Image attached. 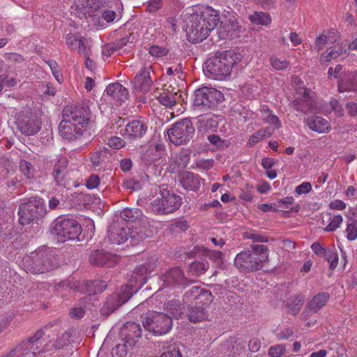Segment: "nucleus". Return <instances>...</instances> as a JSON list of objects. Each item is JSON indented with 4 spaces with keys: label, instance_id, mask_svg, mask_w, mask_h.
<instances>
[{
    "label": "nucleus",
    "instance_id": "f704fd0d",
    "mask_svg": "<svg viewBox=\"0 0 357 357\" xmlns=\"http://www.w3.org/2000/svg\"><path fill=\"white\" fill-rule=\"evenodd\" d=\"M261 119L264 123H266L270 125L271 130L273 131V132L278 130L281 126L280 121L278 119V117L275 115L272 111H271L268 107L266 106H262L261 109Z\"/></svg>",
    "mask_w": 357,
    "mask_h": 357
},
{
    "label": "nucleus",
    "instance_id": "a19ab883",
    "mask_svg": "<svg viewBox=\"0 0 357 357\" xmlns=\"http://www.w3.org/2000/svg\"><path fill=\"white\" fill-rule=\"evenodd\" d=\"M305 296L303 295H297L290 298L287 304L288 312L293 315H296L300 311L303 303Z\"/></svg>",
    "mask_w": 357,
    "mask_h": 357
},
{
    "label": "nucleus",
    "instance_id": "5fc2aeb1",
    "mask_svg": "<svg viewBox=\"0 0 357 357\" xmlns=\"http://www.w3.org/2000/svg\"><path fill=\"white\" fill-rule=\"evenodd\" d=\"M82 40L79 36L76 34H68L66 37V45L72 50L76 49L80 46Z\"/></svg>",
    "mask_w": 357,
    "mask_h": 357
},
{
    "label": "nucleus",
    "instance_id": "774afa93",
    "mask_svg": "<svg viewBox=\"0 0 357 357\" xmlns=\"http://www.w3.org/2000/svg\"><path fill=\"white\" fill-rule=\"evenodd\" d=\"M332 350L335 353V355L334 354L333 357H348L345 348L341 345L337 344H335Z\"/></svg>",
    "mask_w": 357,
    "mask_h": 357
},
{
    "label": "nucleus",
    "instance_id": "6e6552de",
    "mask_svg": "<svg viewBox=\"0 0 357 357\" xmlns=\"http://www.w3.org/2000/svg\"><path fill=\"white\" fill-rule=\"evenodd\" d=\"M46 213L45 202L37 197H31L22 204L18 211L19 222L21 225H28Z\"/></svg>",
    "mask_w": 357,
    "mask_h": 357
},
{
    "label": "nucleus",
    "instance_id": "9b49d317",
    "mask_svg": "<svg viewBox=\"0 0 357 357\" xmlns=\"http://www.w3.org/2000/svg\"><path fill=\"white\" fill-rule=\"evenodd\" d=\"M194 10H195V15L192 17L194 21L202 19V22L206 27L201 29L199 33H197V31H195V33L197 34V36L199 35L200 38L208 36L209 33L217 26L220 22L218 12L210 6L199 5L194 6Z\"/></svg>",
    "mask_w": 357,
    "mask_h": 357
},
{
    "label": "nucleus",
    "instance_id": "c03bdc74",
    "mask_svg": "<svg viewBox=\"0 0 357 357\" xmlns=\"http://www.w3.org/2000/svg\"><path fill=\"white\" fill-rule=\"evenodd\" d=\"M252 253L255 255V257L259 259V262L262 264L263 262L267 261L268 259V248L266 245L252 244L251 246Z\"/></svg>",
    "mask_w": 357,
    "mask_h": 357
},
{
    "label": "nucleus",
    "instance_id": "4468645a",
    "mask_svg": "<svg viewBox=\"0 0 357 357\" xmlns=\"http://www.w3.org/2000/svg\"><path fill=\"white\" fill-rule=\"evenodd\" d=\"M234 266L242 273H251L262 268V264L251 250L238 253L234 261Z\"/></svg>",
    "mask_w": 357,
    "mask_h": 357
},
{
    "label": "nucleus",
    "instance_id": "13d9d810",
    "mask_svg": "<svg viewBox=\"0 0 357 357\" xmlns=\"http://www.w3.org/2000/svg\"><path fill=\"white\" fill-rule=\"evenodd\" d=\"M129 42V37L125 36L121 38L119 40H116L112 44L109 45L108 47L109 50L112 52L120 50L123 48L127 43Z\"/></svg>",
    "mask_w": 357,
    "mask_h": 357
},
{
    "label": "nucleus",
    "instance_id": "cd10ccee",
    "mask_svg": "<svg viewBox=\"0 0 357 357\" xmlns=\"http://www.w3.org/2000/svg\"><path fill=\"white\" fill-rule=\"evenodd\" d=\"M43 335L44 333L43 331H37L33 336L26 340L27 347H26L24 349H31L35 355L46 351L45 347L47 344L43 339Z\"/></svg>",
    "mask_w": 357,
    "mask_h": 357
},
{
    "label": "nucleus",
    "instance_id": "e433bc0d",
    "mask_svg": "<svg viewBox=\"0 0 357 357\" xmlns=\"http://www.w3.org/2000/svg\"><path fill=\"white\" fill-rule=\"evenodd\" d=\"M67 164H68V160H67L66 158L60 157L57 160V161L54 167L53 173H54V180L56 181L57 184L59 185H65L63 183V180L64 178Z\"/></svg>",
    "mask_w": 357,
    "mask_h": 357
},
{
    "label": "nucleus",
    "instance_id": "37998d69",
    "mask_svg": "<svg viewBox=\"0 0 357 357\" xmlns=\"http://www.w3.org/2000/svg\"><path fill=\"white\" fill-rule=\"evenodd\" d=\"M326 218L328 224L324 227V230L327 232L335 231L340 227L343 222V218L341 215L331 216V214H326Z\"/></svg>",
    "mask_w": 357,
    "mask_h": 357
},
{
    "label": "nucleus",
    "instance_id": "2eb2a0df",
    "mask_svg": "<svg viewBox=\"0 0 357 357\" xmlns=\"http://www.w3.org/2000/svg\"><path fill=\"white\" fill-rule=\"evenodd\" d=\"M132 295V288L127 284L121 288L119 292L112 294L103 305L102 310L106 313L114 312L125 303Z\"/></svg>",
    "mask_w": 357,
    "mask_h": 357
},
{
    "label": "nucleus",
    "instance_id": "09e8293b",
    "mask_svg": "<svg viewBox=\"0 0 357 357\" xmlns=\"http://www.w3.org/2000/svg\"><path fill=\"white\" fill-rule=\"evenodd\" d=\"M244 238L252 240L253 242L267 243L268 237L261 235L257 231H246L243 234Z\"/></svg>",
    "mask_w": 357,
    "mask_h": 357
},
{
    "label": "nucleus",
    "instance_id": "bf43d9fd",
    "mask_svg": "<svg viewBox=\"0 0 357 357\" xmlns=\"http://www.w3.org/2000/svg\"><path fill=\"white\" fill-rule=\"evenodd\" d=\"M190 269L195 271L197 275H202L206 271L207 266L204 262L195 261L191 264Z\"/></svg>",
    "mask_w": 357,
    "mask_h": 357
},
{
    "label": "nucleus",
    "instance_id": "473e14b6",
    "mask_svg": "<svg viewBox=\"0 0 357 357\" xmlns=\"http://www.w3.org/2000/svg\"><path fill=\"white\" fill-rule=\"evenodd\" d=\"M164 310L166 312L167 317H169L172 321V318L179 319L183 314V307L178 299H172L165 303Z\"/></svg>",
    "mask_w": 357,
    "mask_h": 357
},
{
    "label": "nucleus",
    "instance_id": "603ef678",
    "mask_svg": "<svg viewBox=\"0 0 357 357\" xmlns=\"http://www.w3.org/2000/svg\"><path fill=\"white\" fill-rule=\"evenodd\" d=\"M270 62L271 66L276 70H282L286 69L289 65V62L287 60L276 56L271 57L270 59Z\"/></svg>",
    "mask_w": 357,
    "mask_h": 357
},
{
    "label": "nucleus",
    "instance_id": "a211bd4d",
    "mask_svg": "<svg viewBox=\"0 0 357 357\" xmlns=\"http://www.w3.org/2000/svg\"><path fill=\"white\" fill-rule=\"evenodd\" d=\"M17 128L26 136L34 135L40 130L41 122L35 116H27L18 120Z\"/></svg>",
    "mask_w": 357,
    "mask_h": 357
},
{
    "label": "nucleus",
    "instance_id": "864d4df0",
    "mask_svg": "<svg viewBox=\"0 0 357 357\" xmlns=\"http://www.w3.org/2000/svg\"><path fill=\"white\" fill-rule=\"evenodd\" d=\"M27 347L26 341H24L20 345L17 347L15 349V354L17 357H33L35 355L31 349H24Z\"/></svg>",
    "mask_w": 357,
    "mask_h": 357
},
{
    "label": "nucleus",
    "instance_id": "412c9836",
    "mask_svg": "<svg viewBox=\"0 0 357 357\" xmlns=\"http://www.w3.org/2000/svg\"><path fill=\"white\" fill-rule=\"evenodd\" d=\"M155 268L153 262H149L138 266L132 273V278L135 280V289L142 287Z\"/></svg>",
    "mask_w": 357,
    "mask_h": 357
},
{
    "label": "nucleus",
    "instance_id": "680f3d73",
    "mask_svg": "<svg viewBox=\"0 0 357 357\" xmlns=\"http://www.w3.org/2000/svg\"><path fill=\"white\" fill-rule=\"evenodd\" d=\"M312 190V185L310 182H303L301 184L296 186L295 193L298 195L307 194Z\"/></svg>",
    "mask_w": 357,
    "mask_h": 357
},
{
    "label": "nucleus",
    "instance_id": "e2e57ef3",
    "mask_svg": "<svg viewBox=\"0 0 357 357\" xmlns=\"http://www.w3.org/2000/svg\"><path fill=\"white\" fill-rule=\"evenodd\" d=\"M100 180L98 176L92 174L86 181V187L89 190L97 188L100 185Z\"/></svg>",
    "mask_w": 357,
    "mask_h": 357
},
{
    "label": "nucleus",
    "instance_id": "79ce46f5",
    "mask_svg": "<svg viewBox=\"0 0 357 357\" xmlns=\"http://www.w3.org/2000/svg\"><path fill=\"white\" fill-rule=\"evenodd\" d=\"M75 330L71 328L65 331L57 339L54 344L56 349H61L68 346L72 342V337L75 335Z\"/></svg>",
    "mask_w": 357,
    "mask_h": 357
},
{
    "label": "nucleus",
    "instance_id": "423d86ee",
    "mask_svg": "<svg viewBox=\"0 0 357 357\" xmlns=\"http://www.w3.org/2000/svg\"><path fill=\"white\" fill-rule=\"evenodd\" d=\"M128 237L131 238L132 243L135 244L144 238V234L137 228L131 230L130 226L126 223H114L110 225L108 238L111 243L122 244L128 239Z\"/></svg>",
    "mask_w": 357,
    "mask_h": 357
},
{
    "label": "nucleus",
    "instance_id": "3c124183",
    "mask_svg": "<svg viewBox=\"0 0 357 357\" xmlns=\"http://www.w3.org/2000/svg\"><path fill=\"white\" fill-rule=\"evenodd\" d=\"M324 257H325L328 261L331 269L333 270L337 267L339 258L335 250L327 249V252Z\"/></svg>",
    "mask_w": 357,
    "mask_h": 357
},
{
    "label": "nucleus",
    "instance_id": "7c9ffc66",
    "mask_svg": "<svg viewBox=\"0 0 357 357\" xmlns=\"http://www.w3.org/2000/svg\"><path fill=\"white\" fill-rule=\"evenodd\" d=\"M181 185L188 190L195 191L199 188L200 181L198 176L190 172H184L179 175Z\"/></svg>",
    "mask_w": 357,
    "mask_h": 357
},
{
    "label": "nucleus",
    "instance_id": "a878e982",
    "mask_svg": "<svg viewBox=\"0 0 357 357\" xmlns=\"http://www.w3.org/2000/svg\"><path fill=\"white\" fill-rule=\"evenodd\" d=\"M305 123L310 130L320 134L327 133L331 129L329 121L321 116H310L305 120Z\"/></svg>",
    "mask_w": 357,
    "mask_h": 357
},
{
    "label": "nucleus",
    "instance_id": "5701e85b",
    "mask_svg": "<svg viewBox=\"0 0 357 357\" xmlns=\"http://www.w3.org/2000/svg\"><path fill=\"white\" fill-rule=\"evenodd\" d=\"M142 328L139 324L127 322L121 328L120 334L126 339V344L132 346L135 344L136 338L142 336Z\"/></svg>",
    "mask_w": 357,
    "mask_h": 357
},
{
    "label": "nucleus",
    "instance_id": "0eeeda50",
    "mask_svg": "<svg viewBox=\"0 0 357 357\" xmlns=\"http://www.w3.org/2000/svg\"><path fill=\"white\" fill-rule=\"evenodd\" d=\"M181 204V199L178 195L163 190L160 191V196L151 202L149 210L155 214H167L176 211Z\"/></svg>",
    "mask_w": 357,
    "mask_h": 357
},
{
    "label": "nucleus",
    "instance_id": "a18cd8bd",
    "mask_svg": "<svg viewBox=\"0 0 357 357\" xmlns=\"http://www.w3.org/2000/svg\"><path fill=\"white\" fill-rule=\"evenodd\" d=\"M336 33L330 32L327 34H321L315 40V47L317 50H321L326 44L333 43L336 41Z\"/></svg>",
    "mask_w": 357,
    "mask_h": 357
},
{
    "label": "nucleus",
    "instance_id": "052dcab7",
    "mask_svg": "<svg viewBox=\"0 0 357 357\" xmlns=\"http://www.w3.org/2000/svg\"><path fill=\"white\" fill-rule=\"evenodd\" d=\"M345 231L347 234V238L349 241H354L357 238V227L355 224H348Z\"/></svg>",
    "mask_w": 357,
    "mask_h": 357
},
{
    "label": "nucleus",
    "instance_id": "de8ad7c7",
    "mask_svg": "<svg viewBox=\"0 0 357 357\" xmlns=\"http://www.w3.org/2000/svg\"><path fill=\"white\" fill-rule=\"evenodd\" d=\"M171 160L175 162L174 168H176V167L183 168L188 164L190 158L188 155L184 153H174L172 155Z\"/></svg>",
    "mask_w": 357,
    "mask_h": 357
},
{
    "label": "nucleus",
    "instance_id": "bb28decb",
    "mask_svg": "<svg viewBox=\"0 0 357 357\" xmlns=\"http://www.w3.org/2000/svg\"><path fill=\"white\" fill-rule=\"evenodd\" d=\"M338 91L340 93L348 91H357V73H344L338 82Z\"/></svg>",
    "mask_w": 357,
    "mask_h": 357
},
{
    "label": "nucleus",
    "instance_id": "b1692460",
    "mask_svg": "<svg viewBox=\"0 0 357 357\" xmlns=\"http://www.w3.org/2000/svg\"><path fill=\"white\" fill-rule=\"evenodd\" d=\"M164 287H172L176 285H184L185 278L183 272L178 268H174L161 276Z\"/></svg>",
    "mask_w": 357,
    "mask_h": 357
},
{
    "label": "nucleus",
    "instance_id": "6e6d98bb",
    "mask_svg": "<svg viewBox=\"0 0 357 357\" xmlns=\"http://www.w3.org/2000/svg\"><path fill=\"white\" fill-rule=\"evenodd\" d=\"M286 351V346L279 344L269 348L268 354L271 357H281Z\"/></svg>",
    "mask_w": 357,
    "mask_h": 357
},
{
    "label": "nucleus",
    "instance_id": "4c0bfd02",
    "mask_svg": "<svg viewBox=\"0 0 357 357\" xmlns=\"http://www.w3.org/2000/svg\"><path fill=\"white\" fill-rule=\"evenodd\" d=\"M249 20L253 24L265 26H268L272 21L269 13L257 11L255 12L252 15H250Z\"/></svg>",
    "mask_w": 357,
    "mask_h": 357
},
{
    "label": "nucleus",
    "instance_id": "8fccbe9b",
    "mask_svg": "<svg viewBox=\"0 0 357 357\" xmlns=\"http://www.w3.org/2000/svg\"><path fill=\"white\" fill-rule=\"evenodd\" d=\"M20 172L27 178H33L34 176L35 169L33 168V165L30 162H29L26 160L20 161Z\"/></svg>",
    "mask_w": 357,
    "mask_h": 357
},
{
    "label": "nucleus",
    "instance_id": "6ab92c4d",
    "mask_svg": "<svg viewBox=\"0 0 357 357\" xmlns=\"http://www.w3.org/2000/svg\"><path fill=\"white\" fill-rule=\"evenodd\" d=\"M106 287L105 282L100 280H95L93 282L77 281L72 284L71 288L82 293L91 295L102 292Z\"/></svg>",
    "mask_w": 357,
    "mask_h": 357
},
{
    "label": "nucleus",
    "instance_id": "1a4fd4ad",
    "mask_svg": "<svg viewBox=\"0 0 357 357\" xmlns=\"http://www.w3.org/2000/svg\"><path fill=\"white\" fill-rule=\"evenodd\" d=\"M144 327L156 335L167 333L172 326V321L165 313L149 312L143 319Z\"/></svg>",
    "mask_w": 357,
    "mask_h": 357
},
{
    "label": "nucleus",
    "instance_id": "f03ea898",
    "mask_svg": "<svg viewBox=\"0 0 357 357\" xmlns=\"http://www.w3.org/2000/svg\"><path fill=\"white\" fill-rule=\"evenodd\" d=\"M236 63V55L226 51L209 58L206 61L204 71L210 79L225 80L230 77Z\"/></svg>",
    "mask_w": 357,
    "mask_h": 357
},
{
    "label": "nucleus",
    "instance_id": "49530a36",
    "mask_svg": "<svg viewBox=\"0 0 357 357\" xmlns=\"http://www.w3.org/2000/svg\"><path fill=\"white\" fill-rule=\"evenodd\" d=\"M199 128L204 130H208L217 127L216 121L213 120L212 117L207 115H199L198 116Z\"/></svg>",
    "mask_w": 357,
    "mask_h": 357
},
{
    "label": "nucleus",
    "instance_id": "393cba45",
    "mask_svg": "<svg viewBox=\"0 0 357 357\" xmlns=\"http://www.w3.org/2000/svg\"><path fill=\"white\" fill-rule=\"evenodd\" d=\"M211 293L207 290L200 289L197 286H193L189 289L184 296V301L187 302L195 301L196 304L198 303H204L208 304L211 301Z\"/></svg>",
    "mask_w": 357,
    "mask_h": 357
},
{
    "label": "nucleus",
    "instance_id": "39448f33",
    "mask_svg": "<svg viewBox=\"0 0 357 357\" xmlns=\"http://www.w3.org/2000/svg\"><path fill=\"white\" fill-rule=\"evenodd\" d=\"M193 105L195 109L206 111L216 107L224 100L220 91L208 86H202L195 91Z\"/></svg>",
    "mask_w": 357,
    "mask_h": 357
},
{
    "label": "nucleus",
    "instance_id": "c85d7f7f",
    "mask_svg": "<svg viewBox=\"0 0 357 357\" xmlns=\"http://www.w3.org/2000/svg\"><path fill=\"white\" fill-rule=\"evenodd\" d=\"M91 264L96 266L108 265L112 266L116 262L117 258L115 255L103 251L96 250L90 256Z\"/></svg>",
    "mask_w": 357,
    "mask_h": 357
},
{
    "label": "nucleus",
    "instance_id": "58836bf2",
    "mask_svg": "<svg viewBox=\"0 0 357 357\" xmlns=\"http://www.w3.org/2000/svg\"><path fill=\"white\" fill-rule=\"evenodd\" d=\"M142 215V212L137 208H125L121 212V218L124 222L122 223L130 224L135 222Z\"/></svg>",
    "mask_w": 357,
    "mask_h": 357
},
{
    "label": "nucleus",
    "instance_id": "c9c22d12",
    "mask_svg": "<svg viewBox=\"0 0 357 357\" xmlns=\"http://www.w3.org/2000/svg\"><path fill=\"white\" fill-rule=\"evenodd\" d=\"M155 96L162 105L171 107L176 104L181 95L178 94L177 92L165 89L159 95Z\"/></svg>",
    "mask_w": 357,
    "mask_h": 357
},
{
    "label": "nucleus",
    "instance_id": "4d7b16f0",
    "mask_svg": "<svg viewBox=\"0 0 357 357\" xmlns=\"http://www.w3.org/2000/svg\"><path fill=\"white\" fill-rule=\"evenodd\" d=\"M149 53L155 57H162L167 54L168 50L158 45H153L149 48Z\"/></svg>",
    "mask_w": 357,
    "mask_h": 357
},
{
    "label": "nucleus",
    "instance_id": "f257e3e1",
    "mask_svg": "<svg viewBox=\"0 0 357 357\" xmlns=\"http://www.w3.org/2000/svg\"><path fill=\"white\" fill-rule=\"evenodd\" d=\"M89 120V112L86 108L66 106L63 110V120L59 126L60 135L68 140L76 139L82 134Z\"/></svg>",
    "mask_w": 357,
    "mask_h": 357
},
{
    "label": "nucleus",
    "instance_id": "dca6fc26",
    "mask_svg": "<svg viewBox=\"0 0 357 357\" xmlns=\"http://www.w3.org/2000/svg\"><path fill=\"white\" fill-rule=\"evenodd\" d=\"M141 159L146 164H151L165 154V146L158 140L152 139L142 146Z\"/></svg>",
    "mask_w": 357,
    "mask_h": 357
},
{
    "label": "nucleus",
    "instance_id": "c756f323",
    "mask_svg": "<svg viewBox=\"0 0 357 357\" xmlns=\"http://www.w3.org/2000/svg\"><path fill=\"white\" fill-rule=\"evenodd\" d=\"M147 126L139 120L128 123L125 128V135L130 139L142 137L146 132Z\"/></svg>",
    "mask_w": 357,
    "mask_h": 357
},
{
    "label": "nucleus",
    "instance_id": "4be33fe9",
    "mask_svg": "<svg viewBox=\"0 0 357 357\" xmlns=\"http://www.w3.org/2000/svg\"><path fill=\"white\" fill-rule=\"evenodd\" d=\"M152 84L153 82L151 79L150 71L146 67H143L132 81L135 90L142 93L149 91Z\"/></svg>",
    "mask_w": 357,
    "mask_h": 357
},
{
    "label": "nucleus",
    "instance_id": "72a5a7b5",
    "mask_svg": "<svg viewBox=\"0 0 357 357\" xmlns=\"http://www.w3.org/2000/svg\"><path fill=\"white\" fill-rule=\"evenodd\" d=\"M328 299V293H319L309 301L307 304V310L310 312L316 313L327 303Z\"/></svg>",
    "mask_w": 357,
    "mask_h": 357
},
{
    "label": "nucleus",
    "instance_id": "aec40b11",
    "mask_svg": "<svg viewBox=\"0 0 357 357\" xmlns=\"http://www.w3.org/2000/svg\"><path fill=\"white\" fill-rule=\"evenodd\" d=\"M105 92L109 100H113L116 106L121 105L126 100L128 96L126 88L118 82L109 84L107 87Z\"/></svg>",
    "mask_w": 357,
    "mask_h": 357
},
{
    "label": "nucleus",
    "instance_id": "69168bd1",
    "mask_svg": "<svg viewBox=\"0 0 357 357\" xmlns=\"http://www.w3.org/2000/svg\"><path fill=\"white\" fill-rule=\"evenodd\" d=\"M293 331L289 328H285L276 334L278 340H288L293 335Z\"/></svg>",
    "mask_w": 357,
    "mask_h": 357
},
{
    "label": "nucleus",
    "instance_id": "7ed1b4c3",
    "mask_svg": "<svg viewBox=\"0 0 357 357\" xmlns=\"http://www.w3.org/2000/svg\"><path fill=\"white\" fill-rule=\"evenodd\" d=\"M54 256L50 255L47 250L40 249L31 256L25 257L23 263L27 273L40 274L54 268Z\"/></svg>",
    "mask_w": 357,
    "mask_h": 357
},
{
    "label": "nucleus",
    "instance_id": "2f4dec72",
    "mask_svg": "<svg viewBox=\"0 0 357 357\" xmlns=\"http://www.w3.org/2000/svg\"><path fill=\"white\" fill-rule=\"evenodd\" d=\"M206 304L203 303L202 305H195L188 307L186 316L191 322L197 323L204 321L208 317V313L204 307Z\"/></svg>",
    "mask_w": 357,
    "mask_h": 357
},
{
    "label": "nucleus",
    "instance_id": "0e129e2a",
    "mask_svg": "<svg viewBox=\"0 0 357 357\" xmlns=\"http://www.w3.org/2000/svg\"><path fill=\"white\" fill-rule=\"evenodd\" d=\"M108 145L113 149H119L125 145V142L119 137H112L108 142Z\"/></svg>",
    "mask_w": 357,
    "mask_h": 357
},
{
    "label": "nucleus",
    "instance_id": "f8f14e48",
    "mask_svg": "<svg viewBox=\"0 0 357 357\" xmlns=\"http://www.w3.org/2000/svg\"><path fill=\"white\" fill-rule=\"evenodd\" d=\"M81 226L73 219H57L54 221L52 231L60 238L61 241L74 240L81 234Z\"/></svg>",
    "mask_w": 357,
    "mask_h": 357
},
{
    "label": "nucleus",
    "instance_id": "f3484780",
    "mask_svg": "<svg viewBox=\"0 0 357 357\" xmlns=\"http://www.w3.org/2000/svg\"><path fill=\"white\" fill-rule=\"evenodd\" d=\"M195 15V10H194V6L189 10V12L186 14L185 17V31L188 39L189 41L196 43L202 41L204 40L208 36H204V37L200 38L199 35L197 36V34H195V32L197 31V33H199V31L201 29L206 28L205 24L202 22V19H197V20H195L192 19V17Z\"/></svg>",
    "mask_w": 357,
    "mask_h": 357
},
{
    "label": "nucleus",
    "instance_id": "338daca9",
    "mask_svg": "<svg viewBox=\"0 0 357 357\" xmlns=\"http://www.w3.org/2000/svg\"><path fill=\"white\" fill-rule=\"evenodd\" d=\"M160 357H181L178 347L173 346L167 351L164 352Z\"/></svg>",
    "mask_w": 357,
    "mask_h": 357
},
{
    "label": "nucleus",
    "instance_id": "ddd939ff",
    "mask_svg": "<svg viewBox=\"0 0 357 357\" xmlns=\"http://www.w3.org/2000/svg\"><path fill=\"white\" fill-rule=\"evenodd\" d=\"M119 1L114 0H75L72 7L75 15L82 18L89 13L91 9L99 10L100 8H114L118 6Z\"/></svg>",
    "mask_w": 357,
    "mask_h": 357
},
{
    "label": "nucleus",
    "instance_id": "ea45409f",
    "mask_svg": "<svg viewBox=\"0 0 357 357\" xmlns=\"http://www.w3.org/2000/svg\"><path fill=\"white\" fill-rule=\"evenodd\" d=\"M273 135V131L270 128H265L258 130L257 132L252 134L248 142V144L250 146H252L259 141L268 138Z\"/></svg>",
    "mask_w": 357,
    "mask_h": 357
},
{
    "label": "nucleus",
    "instance_id": "20e7f679",
    "mask_svg": "<svg viewBox=\"0 0 357 357\" xmlns=\"http://www.w3.org/2000/svg\"><path fill=\"white\" fill-rule=\"evenodd\" d=\"M295 93L291 104L293 107L301 112H316L317 107L314 100V93L304 86L301 79L294 77Z\"/></svg>",
    "mask_w": 357,
    "mask_h": 357
},
{
    "label": "nucleus",
    "instance_id": "9d476101",
    "mask_svg": "<svg viewBox=\"0 0 357 357\" xmlns=\"http://www.w3.org/2000/svg\"><path fill=\"white\" fill-rule=\"evenodd\" d=\"M169 140L176 144L181 145L189 142L195 132L192 123L188 119H183L174 123L167 131Z\"/></svg>",
    "mask_w": 357,
    "mask_h": 357
}]
</instances>
